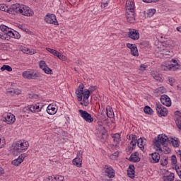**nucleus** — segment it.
<instances>
[{
	"label": "nucleus",
	"instance_id": "f704fd0d",
	"mask_svg": "<svg viewBox=\"0 0 181 181\" xmlns=\"http://www.w3.org/2000/svg\"><path fill=\"white\" fill-rule=\"evenodd\" d=\"M145 114H148V115H152L153 114V110L149 106H146L144 109Z\"/></svg>",
	"mask_w": 181,
	"mask_h": 181
},
{
	"label": "nucleus",
	"instance_id": "dca6fc26",
	"mask_svg": "<svg viewBox=\"0 0 181 181\" xmlns=\"http://www.w3.org/2000/svg\"><path fill=\"white\" fill-rule=\"evenodd\" d=\"M126 12H135V3L132 0L126 1Z\"/></svg>",
	"mask_w": 181,
	"mask_h": 181
},
{
	"label": "nucleus",
	"instance_id": "5fc2aeb1",
	"mask_svg": "<svg viewBox=\"0 0 181 181\" xmlns=\"http://www.w3.org/2000/svg\"><path fill=\"white\" fill-rule=\"evenodd\" d=\"M147 68H148V66L145 64H141L140 66V70H141L142 71H144V70H146Z\"/></svg>",
	"mask_w": 181,
	"mask_h": 181
},
{
	"label": "nucleus",
	"instance_id": "5701e85b",
	"mask_svg": "<svg viewBox=\"0 0 181 181\" xmlns=\"http://www.w3.org/2000/svg\"><path fill=\"white\" fill-rule=\"evenodd\" d=\"M47 112L49 115H54L57 112V109L53 105H49L47 107Z\"/></svg>",
	"mask_w": 181,
	"mask_h": 181
},
{
	"label": "nucleus",
	"instance_id": "bb28decb",
	"mask_svg": "<svg viewBox=\"0 0 181 181\" xmlns=\"http://www.w3.org/2000/svg\"><path fill=\"white\" fill-rule=\"evenodd\" d=\"M156 151H158L159 152H164V153H170V148L168 147V144H165L160 146V149H156Z\"/></svg>",
	"mask_w": 181,
	"mask_h": 181
},
{
	"label": "nucleus",
	"instance_id": "de8ad7c7",
	"mask_svg": "<svg viewBox=\"0 0 181 181\" xmlns=\"http://www.w3.org/2000/svg\"><path fill=\"white\" fill-rule=\"evenodd\" d=\"M157 93H158V94H163V93H166V89L165 88V87L161 86L157 88Z\"/></svg>",
	"mask_w": 181,
	"mask_h": 181
},
{
	"label": "nucleus",
	"instance_id": "79ce46f5",
	"mask_svg": "<svg viewBox=\"0 0 181 181\" xmlns=\"http://www.w3.org/2000/svg\"><path fill=\"white\" fill-rule=\"evenodd\" d=\"M47 66V64H46V62L42 60L40 61L39 62V67L40 69H41L42 70H43L45 68H46Z\"/></svg>",
	"mask_w": 181,
	"mask_h": 181
},
{
	"label": "nucleus",
	"instance_id": "a18cd8bd",
	"mask_svg": "<svg viewBox=\"0 0 181 181\" xmlns=\"http://www.w3.org/2000/svg\"><path fill=\"white\" fill-rule=\"evenodd\" d=\"M127 175L129 177H131L132 179H133V177H135V170H127Z\"/></svg>",
	"mask_w": 181,
	"mask_h": 181
},
{
	"label": "nucleus",
	"instance_id": "4c0bfd02",
	"mask_svg": "<svg viewBox=\"0 0 181 181\" xmlns=\"http://www.w3.org/2000/svg\"><path fill=\"white\" fill-rule=\"evenodd\" d=\"M0 70L1 71H5V70H6L7 71H12V67L9 65H3V66L1 67Z\"/></svg>",
	"mask_w": 181,
	"mask_h": 181
},
{
	"label": "nucleus",
	"instance_id": "20e7f679",
	"mask_svg": "<svg viewBox=\"0 0 181 181\" xmlns=\"http://www.w3.org/2000/svg\"><path fill=\"white\" fill-rule=\"evenodd\" d=\"M180 69V64L178 60L172 59L169 62H165L162 64L161 69L164 71H176Z\"/></svg>",
	"mask_w": 181,
	"mask_h": 181
},
{
	"label": "nucleus",
	"instance_id": "6e6552de",
	"mask_svg": "<svg viewBox=\"0 0 181 181\" xmlns=\"http://www.w3.org/2000/svg\"><path fill=\"white\" fill-rule=\"evenodd\" d=\"M3 121L4 122H6L8 125H13L15 124V122L16 121V118L15 117V115L12 113H7L4 115L3 117Z\"/></svg>",
	"mask_w": 181,
	"mask_h": 181
},
{
	"label": "nucleus",
	"instance_id": "2f4dec72",
	"mask_svg": "<svg viewBox=\"0 0 181 181\" xmlns=\"http://www.w3.org/2000/svg\"><path fill=\"white\" fill-rule=\"evenodd\" d=\"M169 163V158L168 156H164L160 158V165L161 166H166Z\"/></svg>",
	"mask_w": 181,
	"mask_h": 181
},
{
	"label": "nucleus",
	"instance_id": "9d476101",
	"mask_svg": "<svg viewBox=\"0 0 181 181\" xmlns=\"http://www.w3.org/2000/svg\"><path fill=\"white\" fill-rule=\"evenodd\" d=\"M78 112H79L81 118H83V119H84V121H86V122L91 124V122H93V121H94V119L93 118V117H91L90 113L87 112V111L83 110H79Z\"/></svg>",
	"mask_w": 181,
	"mask_h": 181
},
{
	"label": "nucleus",
	"instance_id": "393cba45",
	"mask_svg": "<svg viewBox=\"0 0 181 181\" xmlns=\"http://www.w3.org/2000/svg\"><path fill=\"white\" fill-rule=\"evenodd\" d=\"M48 181H64V176L63 175H52L48 177Z\"/></svg>",
	"mask_w": 181,
	"mask_h": 181
},
{
	"label": "nucleus",
	"instance_id": "aec40b11",
	"mask_svg": "<svg viewBox=\"0 0 181 181\" xmlns=\"http://www.w3.org/2000/svg\"><path fill=\"white\" fill-rule=\"evenodd\" d=\"M25 154H21V156H18V158L12 161V165H13L14 166H19V165H21V163H22V162L25 160Z\"/></svg>",
	"mask_w": 181,
	"mask_h": 181
},
{
	"label": "nucleus",
	"instance_id": "69168bd1",
	"mask_svg": "<svg viewBox=\"0 0 181 181\" xmlns=\"http://www.w3.org/2000/svg\"><path fill=\"white\" fill-rule=\"evenodd\" d=\"M31 98H38L39 96L37 95H33Z\"/></svg>",
	"mask_w": 181,
	"mask_h": 181
},
{
	"label": "nucleus",
	"instance_id": "39448f33",
	"mask_svg": "<svg viewBox=\"0 0 181 181\" xmlns=\"http://www.w3.org/2000/svg\"><path fill=\"white\" fill-rule=\"evenodd\" d=\"M0 30H1L6 36H8V37H12L13 39H21V34H19V33L6 25H1Z\"/></svg>",
	"mask_w": 181,
	"mask_h": 181
},
{
	"label": "nucleus",
	"instance_id": "680f3d73",
	"mask_svg": "<svg viewBox=\"0 0 181 181\" xmlns=\"http://www.w3.org/2000/svg\"><path fill=\"white\" fill-rule=\"evenodd\" d=\"M127 170H135V166L134 165H130Z\"/></svg>",
	"mask_w": 181,
	"mask_h": 181
},
{
	"label": "nucleus",
	"instance_id": "e2e57ef3",
	"mask_svg": "<svg viewBox=\"0 0 181 181\" xmlns=\"http://www.w3.org/2000/svg\"><path fill=\"white\" fill-rule=\"evenodd\" d=\"M0 39H2L3 40H6V37H5L4 35H3L1 33H0Z\"/></svg>",
	"mask_w": 181,
	"mask_h": 181
},
{
	"label": "nucleus",
	"instance_id": "c9c22d12",
	"mask_svg": "<svg viewBox=\"0 0 181 181\" xmlns=\"http://www.w3.org/2000/svg\"><path fill=\"white\" fill-rule=\"evenodd\" d=\"M46 50L47 52H49V53H51V54H53L54 56H57V54H59V52L56 49H53L52 48H49V47H47L46 48Z\"/></svg>",
	"mask_w": 181,
	"mask_h": 181
},
{
	"label": "nucleus",
	"instance_id": "473e14b6",
	"mask_svg": "<svg viewBox=\"0 0 181 181\" xmlns=\"http://www.w3.org/2000/svg\"><path fill=\"white\" fill-rule=\"evenodd\" d=\"M22 52L25 53V54H35V53H36L35 49H31L28 47L23 48Z\"/></svg>",
	"mask_w": 181,
	"mask_h": 181
},
{
	"label": "nucleus",
	"instance_id": "4be33fe9",
	"mask_svg": "<svg viewBox=\"0 0 181 181\" xmlns=\"http://www.w3.org/2000/svg\"><path fill=\"white\" fill-rule=\"evenodd\" d=\"M31 112H40L42 111V105L40 104H34L30 106Z\"/></svg>",
	"mask_w": 181,
	"mask_h": 181
},
{
	"label": "nucleus",
	"instance_id": "58836bf2",
	"mask_svg": "<svg viewBox=\"0 0 181 181\" xmlns=\"http://www.w3.org/2000/svg\"><path fill=\"white\" fill-rule=\"evenodd\" d=\"M171 144H173L174 148H177L179 146V139H171Z\"/></svg>",
	"mask_w": 181,
	"mask_h": 181
},
{
	"label": "nucleus",
	"instance_id": "c756f323",
	"mask_svg": "<svg viewBox=\"0 0 181 181\" xmlns=\"http://www.w3.org/2000/svg\"><path fill=\"white\" fill-rule=\"evenodd\" d=\"M106 112L108 118H114V111L112 110V107H111V106H107Z\"/></svg>",
	"mask_w": 181,
	"mask_h": 181
},
{
	"label": "nucleus",
	"instance_id": "37998d69",
	"mask_svg": "<svg viewBox=\"0 0 181 181\" xmlns=\"http://www.w3.org/2000/svg\"><path fill=\"white\" fill-rule=\"evenodd\" d=\"M6 141H5V137L0 136V148L5 146Z\"/></svg>",
	"mask_w": 181,
	"mask_h": 181
},
{
	"label": "nucleus",
	"instance_id": "a211bd4d",
	"mask_svg": "<svg viewBox=\"0 0 181 181\" xmlns=\"http://www.w3.org/2000/svg\"><path fill=\"white\" fill-rule=\"evenodd\" d=\"M125 16L129 23H134L135 22V11L126 12Z\"/></svg>",
	"mask_w": 181,
	"mask_h": 181
},
{
	"label": "nucleus",
	"instance_id": "ddd939ff",
	"mask_svg": "<svg viewBox=\"0 0 181 181\" xmlns=\"http://www.w3.org/2000/svg\"><path fill=\"white\" fill-rule=\"evenodd\" d=\"M168 50L163 45H160V47H158L156 49V56L157 57H165V56H168Z\"/></svg>",
	"mask_w": 181,
	"mask_h": 181
},
{
	"label": "nucleus",
	"instance_id": "6e6d98bb",
	"mask_svg": "<svg viewBox=\"0 0 181 181\" xmlns=\"http://www.w3.org/2000/svg\"><path fill=\"white\" fill-rule=\"evenodd\" d=\"M143 2L146 4H151L152 2H158V0H143Z\"/></svg>",
	"mask_w": 181,
	"mask_h": 181
},
{
	"label": "nucleus",
	"instance_id": "052dcab7",
	"mask_svg": "<svg viewBox=\"0 0 181 181\" xmlns=\"http://www.w3.org/2000/svg\"><path fill=\"white\" fill-rule=\"evenodd\" d=\"M4 174H5V170H4V168L0 167V176H2V175H4Z\"/></svg>",
	"mask_w": 181,
	"mask_h": 181
},
{
	"label": "nucleus",
	"instance_id": "774afa93",
	"mask_svg": "<svg viewBox=\"0 0 181 181\" xmlns=\"http://www.w3.org/2000/svg\"><path fill=\"white\" fill-rule=\"evenodd\" d=\"M8 2H9L11 0H6Z\"/></svg>",
	"mask_w": 181,
	"mask_h": 181
},
{
	"label": "nucleus",
	"instance_id": "72a5a7b5",
	"mask_svg": "<svg viewBox=\"0 0 181 181\" xmlns=\"http://www.w3.org/2000/svg\"><path fill=\"white\" fill-rule=\"evenodd\" d=\"M136 144H138V139L136 138V136H132V141L130 142V145H132V149L136 146Z\"/></svg>",
	"mask_w": 181,
	"mask_h": 181
},
{
	"label": "nucleus",
	"instance_id": "0e129e2a",
	"mask_svg": "<svg viewBox=\"0 0 181 181\" xmlns=\"http://www.w3.org/2000/svg\"><path fill=\"white\" fill-rule=\"evenodd\" d=\"M132 136H135V134L127 135V139H129V140L132 139Z\"/></svg>",
	"mask_w": 181,
	"mask_h": 181
},
{
	"label": "nucleus",
	"instance_id": "7ed1b4c3",
	"mask_svg": "<svg viewBox=\"0 0 181 181\" xmlns=\"http://www.w3.org/2000/svg\"><path fill=\"white\" fill-rule=\"evenodd\" d=\"M12 148H13L12 153L14 155H17V153H22L28 151V148H29V142L25 140H20L16 143H14L12 145Z\"/></svg>",
	"mask_w": 181,
	"mask_h": 181
},
{
	"label": "nucleus",
	"instance_id": "bf43d9fd",
	"mask_svg": "<svg viewBox=\"0 0 181 181\" xmlns=\"http://www.w3.org/2000/svg\"><path fill=\"white\" fill-rule=\"evenodd\" d=\"M153 78H155V80H157V81H160V80H162V78H160V76H159L153 75Z\"/></svg>",
	"mask_w": 181,
	"mask_h": 181
},
{
	"label": "nucleus",
	"instance_id": "412c9836",
	"mask_svg": "<svg viewBox=\"0 0 181 181\" xmlns=\"http://www.w3.org/2000/svg\"><path fill=\"white\" fill-rule=\"evenodd\" d=\"M151 163H158L159 160H160V155L158 153H153L151 154Z\"/></svg>",
	"mask_w": 181,
	"mask_h": 181
},
{
	"label": "nucleus",
	"instance_id": "cd10ccee",
	"mask_svg": "<svg viewBox=\"0 0 181 181\" xmlns=\"http://www.w3.org/2000/svg\"><path fill=\"white\" fill-rule=\"evenodd\" d=\"M137 145L141 151H144L145 149L146 142L144 141V139L140 138L137 140Z\"/></svg>",
	"mask_w": 181,
	"mask_h": 181
},
{
	"label": "nucleus",
	"instance_id": "8fccbe9b",
	"mask_svg": "<svg viewBox=\"0 0 181 181\" xmlns=\"http://www.w3.org/2000/svg\"><path fill=\"white\" fill-rule=\"evenodd\" d=\"M100 129H103V131L102 132L101 134L103 138V139H106L107 138V134H105V127L100 126Z\"/></svg>",
	"mask_w": 181,
	"mask_h": 181
},
{
	"label": "nucleus",
	"instance_id": "423d86ee",
	"mask_svg": "<svg viewBox=\"0 0 181 181\" xmlns=\"http://www.w3.org/2000/svg\"><path fill=\"white\" fill-rule=\"evenodd\" d=\"M169 141V138L165 134H160L158 139L154 141V149H160V146L165 145Z\"/></svg>",
	"mask_w": 181,
	"mask_h": 181
},
{
	"label": "nucleus",
	"instance_id": "864d4df0",
	"mask_svg": "<svg viewBox=\"0 0 181 181\" xmlns=\"http://www.w3.org/2000/svg\"><path fill=\"white\" fill-rule=\"evenodd\" d=\"M136 45L135 44H131V43H127V47H128V49H130V50L132 49H134Z\"/></svg>",
	"mask_w": 181,
	"mask_h": 181
},
{
	"label": "nucleus",
	"instance_id": "ea45409f",
	"mask_svg": "<svg viewBox=\"0 0 181 181\" xmlns=\"http://www.w3.org/2000/svg\"><path fill=\"white\" fill-rule=\"evenodd\" d=\"M156 10L155 8H150L147 11V16L151 18L153 15H155Z\"/></svg>",
	"mask_w": 181,
	"mask_h": 181
},
{
	"label": "nucleus",
	"instance_id": "4d7b16f0",
	"mask_svg": "<svg viewBox=\"0 0 181 181\" xmlns=\"http://www.w3.org/2000/svg\"><path fill=\"white\" fill-rule=\"evenodd\" d=\"M0 11H2L3 12H5V11H6V7H5L4 4L0 5Z\"/></svg>",
	"mask_w": 181,
	"mask_h": 181
},
{
	"label": "nucleus",
	"instance_id": "f03ea898",
	"mask_svg": "<svg viewBox=\"0 0 181 181\" xmlns=\"http://www.w3.org/2000/svg\"><path fill=\"white\" fill-rule=\"evenodd\" d=\"M10 9L16 13L23 15V16H33L35 15V12L29 6L21 4L11 5Z\"/></svg>",
	"mask_w": 181,
	"mask_h": 181
},
{
	"label": "nucleus",
	"instance_id": "7c9ffc66",
	"mask_svg": "<svg viewBox=\"0 0 181 181\" xmlns=\"http://www.w3.org/2000/svg\"><path fill=\"white\" fill-rule=\"evenodd\" d=\"M163 180H164V181H174L175 180V173H170L169 175H164L163 177Z\"/></svg>",
	"mask_w": 181,
	"mask_h": 181
},
{
	"label": "nucleus",
	"instance_id": "c85d7f7f",
	"mask_svg": "<svg viewBox=\"0 0 181 181\" xmlns=\"http://www.w3.org/2000/svg\"><path fill=\"white\" fill-rule=\"evenodd\" d=\"M112 138L113 139L114 142L119 144L121 142V134L116 133L111 134Z\"/></svg>",
	"mask_w": 181,
	"mask_h": 181
},
{
	"label": "nucleus",
	"instance_id": "4468645a",
	"mask_svg": "<svg viewBox=\"0 0 181 181\" xmlns=\"http://www.w3.org/2000/svg\"><path fill=\"white\" fill-rule=\"evenodd\" d=\"M104 169L105 173L107 177H110V179L115 177V170L114 168H112V167H111V165H105Z\"/></svg>",
	"mask_w": 181,
	"mask_h": 181
},
{
	"label": "nucleus",
	"instance_id": "1a4fd4ad",
	"mask_svg": "<svg viewBox=\"0 0 181 181\" xmlns=\"http://www.w3.org/2000/svg\"><path fill=\"white\" fill-rule=\"evenodd\" d=\"M45 21L49 25H59L56 15L47 13L45 17Z\"/></svg>",
	"mask_w": 181,
	"mask_h": 181
},
{
	"label": "nucleus",
	"instance_id": "b1692460",
	"mask_svg": "<svg viewBox=\"0 0 181 181\" xmlns=\"http://www.w3.org/2000/svg\"><path fill=\"white\" fill-rule=\"evenodd\" d=\"M175 123L179 129H181V113L180 112H175Z\"/></svg>",
	"mask_w": 181,
	"mask_h": 181
},
{
	"label": "nucleus",
	"instance_id": "f257e3e1",
	"mask_svg": "<svg viewBox=\"0 0 181 181\" xmlns=\"http://www.w3.org/2000/svg\"><path fill=\"white\" fill-rule=\"evenodd\" d=\"M95 90V86H92L89 88L88 89H86L84 90V85L80 84L77 90H76V98L78 101H83V103H81V105H83L85 107H88L89 101L88 98H90V95H91V93L93 91Z\"/></svg>",
	"mask_w": 181,
	"mask_h": 181
},
{
	"label": "nucleus",
	"instance_id": "603ef678",
	"mask_svg": "<svg viewBox=\"0 0 181 181\" xmlns=\"http://www.w3.org/2000/svg\"><path fill=\"white\" fill-rule=\"evenodd\" d=\"M23 111V112H27L28 114H29V112H32L30 110V106L24 107Z\"/></svg>",
	"mask_w": 181,
	"mask_h": 181
},
{
	"label": "nucleus",
	"instance_id": "13d9d810",
	"mask_svg": "<svg viewBox=\"0 0 181 181\" xmlns=\"http://www.w3.org/2000/svg\"><path fill=\"white\" fill-rule=\"evenodd\" d=\"M107 6H108V2L107 1L101 4V8H103L104 9H105V8H107Z\"/></svg>",
	"mask_w": 181,
	"mask_h": 181
},
{
	"label": "nucleus",
	"instance_id": "0eeeda50",
	"mask_svg": "<svg viewBox=\"0 0 181 181\" xmlns=\"http://www.w3.org/2000/svg\"><path fill=\"white\" fill-rule=\"evenodd\" d=\"M22 76L23 78H27V80H37V78L40 77V74L34 70H29L23 71L22 73Z\"/></svg>",
	"mask_w": 181,
	"mask_h": 181
},
{
	"label": "nucleus",
	"instance_id": "a878e982",
	"mask_svg": "<svg viewBox=\"0 0 181 181\" xmlns=\"http://www.w3.org/2000/svg\"><path fill=\"white\" fill-rule=\"evenodd\" d=\"M7 93L10 95H19V94H22V90L19 89L9 88L7 90Z\"/></svg>",
	"mask_w": 181,
	"mask_h": 181
},
{
	"label": "nucleus",
	"instance_id": "c03bdc74",
	"mask_svg": "<svg viewBox=\"0 0 181 181\" xmlns=\"http://www.w3.org/2000/svg\"><path fill=\"white\" fill-rule=\"evenodd\" d=\"M171 163L172 165H175V166H177V165H176V163H177V158H176V156L173 155L171 156Z\"/></svg>",
	"mask_w": 181,
	"mask_h": 181
},
{
	"label": "nucleus",
	"instance_id": "3c124183",
	"mask_svg": "<svg viewBox=\"0 0 181 181\" xmlns=\"http://www.w3.org/2000/svg\"><path fill=\"white\" fill-rule=\"evenodd\" d=\"M168 78V81H169L170 86H173V83H175V81L174 78L172 76H169Z\"/></svg>",
	"mask_w": 181,
	"mask_h": 181
},
{
	"label": "nucleus",
	"instance_id": "f8f14e48",
	"mask_svg": "<svg viewBox=\"0 0 181 181\" xmlns=\"http://www.w3.org/2000/svg\"><path fill=\"white\" fill-rule=\"evenodd\" d=\"M156 110L158 117H166L168 115V109L163 107L160 103L156 104Z\"/></svg>",
	"mask_w": 181,
	"mask_h": 181
},
{
	"label": "nucleus",
	"instance_id": "f3484780",
	"mask_svg": "<svg viewBox=\"0 0 181 181\" xmlns=\"http://www.w3.org/2000/svg\"><path fill=\"white\" fill-rule=\"evenodd\" d=\"M160 101L162 104L166 107H170V105H172V100H170V98L166 95H161Z\"/></svg>",
	"mask_w": 181,
	"mask_h": 181
},
{
	"label": "nucleus",
	"instance_id": "9b49d317",
	"mask_svg": "<svg viewBox=\"0 0 181 181\" xmlns=\"http://www.w3.org/2000/svg\"><path fill=\"white\" fill-rule=\"evenodd\" d=\"M83 163V151H78L77 156L72 160L73 165L77 168H81Z\"/></svg>",
	"mask_w": 181,
	"mask_h": 181
},
{
	"label": "nucleus",
	"instance_id": "09e8293b",
	"mask_svg": "<svg viewBox=\"0 0 181 181\" xmlns=\"http://www.w3.org/2000/svg\"><path fill=\"white\" fill-rule=\"evenodd\" d=\"M57 57H58V59H59V60H63V61H66V56L63 55L62 53L58 52Z\"/></svg>",
	"mask_w": 181,
	"mask_h": 181
},
{
	"label": "nucleus",
	"instance_id": "6ab92c4d",
	"mask_svg": "<svg viewBox=\"0 0 181 181\" xmlns=\"http://www.w3.org/2000/svg\"><path fill=\"white\" fill-rule=\"evenodd\" d=\"M129 160L130 162H134V163H136L138 162L141 161V158H139V153L138 152H134L132 153L130 156Z\"/></svg>",
	"mask_w": 181,
	"mask_h": 181
},
{
	"label": "nucleus",
	"instance_id": "338daca9",
	"mask_svg": "<svg viewBox=\"0 0 181 181\" xmlns=\"http://www.w3.org/2000/svg\"><path fill=\"white\" fill-rule=\"evenodd\" d=\"M20 28L22 29L23 30H24L23 26H22V25H21Z\"/></svg>",
	"mask_w": 181,
	"mask_h": 181
},
{
	"label": "nucleus",
	"instance_id": "a19ab883",
	"mask_svg": "<svg viewBox=\"0 0 181 181\" xmlns=\"http://www.w3.org/2000/svg\"><path fill=\"white\" fill-rule=\"evenodd\" d=\"M42 71L46 74H53V71H52V69H50L47 65L45 69H42Z\"/></svg>",
	"mask_w": 181,
	"mask_h": 181
},
{
	"label": "nucleus",
	"instance_id": "49530a36",
	"mask_svg": "<svg viewBox=\"0 0 181 181\" xmlns=\"http://www.w3.org/2000/svg\"><path fill=\"white\" fill-rule=\"evenodd\" d=\"M119 155V153H118V151H117V152L114 153L113 154H111L110 158L112 160H115V159H117L118 158Z\"/></svg>",
	"mask_w": 181,
	"mask_h": 181
},
{
	"label": "nucleus",
	"instance_id": "e433bc0d",
	"mask_svg": "<svg viewBox=\"0 0 181 181\" xmlns=\"http://www.w3.org/2000/svg\"><path fill=\"white\" fill-rule=\"evenodd\" d=\"M131 54H132V56H139V53L138 52V48L136 47V45L131 49Z\"/></svg>",
	"mask_w": 181,
	"mask_h": 181
},
{
	"label": "nucleus",
	"instance_id": "2eb2a0df",
	"mask_svg": "<svg viewBox=\"0 0 181 181\" xmlns=\"http://www.w3.org/2000/svg\"><path fill=\"white\" fill-rule=\"evenodd\" d=\"M128 36L132 40H138L139 39V32L135 29H129Z\"/></svg>",
	"mask_w": 181,
	"mask_h": 181
}]
</instances>
